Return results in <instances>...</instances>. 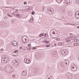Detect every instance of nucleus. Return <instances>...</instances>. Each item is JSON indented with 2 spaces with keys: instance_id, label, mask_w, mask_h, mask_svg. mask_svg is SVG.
Listing matches in <instances>:
<instances>
[{
  "instance_id": "obj_18",
  "label": "nucleus",
  "mask_w": 79,
  "mask_h": 79,
  "mask_svg": "<svg viewBox=\"0 0 79 79\" xmlns=\"http://www.w3.org/2000/svg\"><path fill=\"white\" fill-rule=\"evenodd\" d=\"M44 35L45 34L43 33H41L39 35V36L41 37H42V36H44Z\"/></svg>"
},
{
  "instance_id": "obj_14",
  "label": "nucleus",
  "mask_w": 79,
  "mask_h": 79,
  "mask_svg": "<svg viewBox=\"0 0 79 79\" xmlns=\"http://www.w3.org/2000/svg\"><path fill=\"white\" fill-rule=\"evenodd\" d=\"M44 42H45V43L46 44H48V43H50V41H47V40H44Z\"/></svg>"
},
{
  "instance_id": "obj_17",
  "label": "nucleus",
  "mask_w": 79,
  "mask_h": 79,
  "mask_svg": "<svg viewBox=\"0 0 79 79\" xmlns=\"http://www.w3.org/2000/svg\"><path fill=\"white\" fill-rule=\"evenodd\" d=\"M63 1V0H56V2L58 3H61V2Z\"/></svg>"
},
{
  "instance_id": "obj_53",
  "label": "nucleus",
  "mask_w": 79,
  "mask_h": 79,
  "mask_svg": "<svg viewBox=\"0 0 79 79\" xmlns=\"http://www.w3.org/2000/svg\"><path fill=\"white\" fill-rule=\"evenodd\" d=\"M16 11H18V10H16Z\"/></svg>"
},
{
  "instance_id": "obj_61",
  "label": "nucleus",
  "mask_w": 79,
  "mask_h": 79,
  "mask_svg": "<svg viewBox=\"0 0 79 79\" xmlns=\"http://www.w3.org/2000/svg\"><path fill=\"white\" fill-rule=\"evenodd\" d=\"M67 25H68V24H69V23H67Z\"/></svg>"
},
{
  "instance_id": "obj_19",
  "label": "nucleus",
  "mask_w": 79,
  "mask_h": 79,
  "mask_svg": "<svg viewBox=\"0 0 79 79\" xmlns=\"http://www.w3.org/2000/svg\"><path fill=\"white\" fill-rule=\"evenodd\" d=\"M71 39L72 40H74L76 39V36H71Z\"/></svg>"
},
{
  "instance_id": "obj_15",
  "label": "nucleus",
  "mask_w": 79,
  "mask_h": 79,
  "mask_svg": "<svg viewBox=\"0 0 79 79\" xmlns=\"http://www.w3.org/2000/svg\"><path fill=\"white\" fill-rule=\"evenodd\" d=\"M60 66L61 67H64V64L62 62H61L60 63Z\"/></svg>"
},
{
  "instance_id": "obj_55",
  "label": "nucleus",
  "mask_w": 79,
  "mask_h": 79,
  "mask_svg": "<svg viewBox=\"0 0 79 79\" xmlns=\"http://www.w3.org/2000/svg\"><path fill=\"white\" fill-rule=\"evenodd\" d=\"M72 34H72V33H70V35H72Z\"/></svg>"
},
{
  "instance_id": "obj_50",
  "label": "nucleus",
  "mask_w": 79,
  "mask_h": 79,
  "mask_svg": "<svg viewBox=\"0 0 79 79\" xmlns=\"http://www.w3.org/2000/svg\"><path fill=\"white\" fill-rule=\"evenodd\" d=\"M15 46V47H18V44H16V45Z\"/></svg>"
},
{
  "instance_id": "obj_31",
  "label": "nucleus",
  "mask_w": 79,
  "mask_h": 79,
  "mask_svg": "<svg viewBox=\"0 0 79 79\" xmlns=\"http://www.w3.org/2000/svg\"><path fill=\"white\" fill-rule=\"evenodd\" d=\"M18 63H17V62H15L14 63H13L14 64V65H16L17 64H18Z\"/></svg>"
},
{
  "instance_id": "obj_33",
  "label": "nucleus",
  "mask_w": 79,
  "mask_h": 79,
  "mask_svg": "<svg viewBox=\"0 0 79 79\" xmlns=\"http://www.w3.org/2000/svg\"><path fill=\"white\" fill-rule=\"evenodd\" d=\"M35 14V12L34 11H33L31 12V15H34Z\"/></svg>"
},
{
  "instance_id": "obj_47",
  "label": "nucleus",
  "mask_w": 79,
  "mask_h": 79,
  "mask_svg": "<svg viewBox=\"0 0 79 79\" xmlns=\"http://www.w3.org/2000/svg\"><path fill=\"white\" fill-rule=\"evenodd\" d=\"M16 51L17 52V53H18V50H16Z\"/></svg>"
},
{
  "instance_id": "obj_9",
  "label": "nucleus",
  "mask_w": 79,
  "mask_h": 79,
  "mask_svg": "<svg viewBox=\"0 0 79 79\" xmlns=\"http://www.w3.org/2000/svg\"><path fill=\"white\" fill-rule=\"evenodd\" d=\"M25 37H27V36H23L22 37V41L23 42H24V43H26H26H27V42H28L29 41V40H28L27 42H24V40L23 39H25Z\"/></svg>"
},
{
  "instance_id": "obj_6",
  "label": "nucleus",
  "mask_w": 79,
  "mask_h": 79,
  "mask_svg": "<svg viewBox=\"0 0 79 79\" xmlns=\"http://www.w3.org/2000/svg\"><path fill=\"white\" fill-rule=\"evenodd\" d=\"M6 25L5 24V23L4 21H2L0 23V25L1 27H5Z\"/></svg>"
},
{
  "instance_id": "obj_58",
  "label": "nucleus",
  "mask_w": 79,
  "mask_h": 79,
  "mask_svg": "<svg viewBox=\"0 0 79 79\" xmlns=\"http://www.w3.org/2000/svg\"><path fill=\"white\" fill-rule=\"evenodd\" d=\"M48 79H52V78H50V77L48 78Z\"/></svg>"
},
{
  "instance_id": "obj_7",
  "label": "nucleus",
  "mask_w": 79,
  "mask_h": 79,
  "mask_svg": "<svg viewBox=\"0 0 79 79\" xmlns=\"http://www.w3.org/2000/svg\"><path fill=\"white\" fill-rule=\"evenodd\" d=\"M65 3L67 4V6L68 5H69L70 4V1L69 0H65L64 1Z\"/></svg>"
},
{
  "instance_id": "obj_62",
  "label": "nucleus",
  "mask_w": 79,
  "mask_h": 79,
  "mask_svg": "<svg viewBox=\"0 0 79 79\" xmlns=\"http://www.w3.org/2000/svg\"><path fill=\"white\" fill-rule=\"evenodd\" d=\"M77 27L78 28H79V26H78V27Z\"/></svg>"
},
{
  "instance_id": "obj_4",
  "label": "nucleus",
  "mask_w": 79,
  "mask_h": 79,
  "mask_svg": "<svg viewBox=\"0 0 79 79\" xmlns=\"http://www.w3.org/2000/svg\"><path fill=\"white\" fill-rule=\"evenodd\" d=\"M71 69L72 71H76L77 70V66L74 65H73L72 67H71Z\"/></svg>"
},
{
  "instance_id": "obj_10",
  "label": "nucleus",
  "mask_w": 79,
  "mask_h": 79,
  "mask_svg": "<svg viewBox=\"0 0 79 79\" xmlns=\"http://www.w3.org/2000/svg\"><path fill=\"white\" fill-rule=\"evenodd\" d=\"M13 68H12V67H11V66L10 68L9 69L8 73H11V72H13Z\"/></svg>"
},
{
  "instance_id": "obj_59",
  "label": "nucleus",
  "mask_w": 79,
  "mask_h": 79,
  "mask_svg": "<svg viewBox=\"0 0 79 79\" xmlns=\"http://www.w3.org/2000/svg\"><path fill=\"white\" fill-rule=\"evenodd\" d=\"M31 3V2H28V3Z\"/></svg>"
},
{
  "instance_id": "obj_20",
  "label": "nucleus",
  "mask_w": 79,
  "mask_h": 79,
  "mask_svg": "<svg viewBox=\"0 0 79 79\" xmlns=\"http://www.w3.org/2000/svg\"><path fill=\"white\" fill-rule=\"evenodd\" d=\"M54 31H53L52 32V34H57V33H55V32H57V31L56 30H54Z\"/></svg>"
},
{
  "instance_id": "obj_39",
  "label": "nucleus",
  "mask_w": 79,
  "mask_h": 79,
  "mask_svg": "<svg viewBox=\"0 0 79 79\" xmlns=\"http://www.w3.org/2000/svg\"><path fill=\"white\" fill-rule=\"evenodd\" d=\"M67 74L68 75H67V76H68V77H69V75H70V73H69L68 74L67 73Z\"/></svg>"
},
{
  "instance_id": "obj_40",
  "label": "nucleus",
  "mask_w": 79,
  "mask_h": 79,
  "mask_svg": "<svg viewBox=\"0 0 79 79\" xmlns=\"http://www.w3.org/2000/svg\"><path fill=\"white\" fill-rule=\"evenodd\" d=\"M36 48H36V47H33V48H32V49L33 50H34V49H36Z\"/></svg>"
},
{
  "instance_id": "obj_57",
  "label": "nucleus",
  "mask_w": 79,
  "mask_h": 79,
  "mask_svg": "<svg viewBox=\"0 0 79 79\" xmlns=\"http://www.w3.org/2000/svg\"><path fill=\"white\" fill-rule=\"evenodd\" d=\"M54 45H56V44H54Z\"/></svg>"
},
{
  "instance_id": "obj_46",
  "label": "nucleus",
  "mask_w": 79,
  "mask_h": 79,
  "mask_svg": "<svg viewBox=\"0 0 79 79\" xmlns=\"http://www.w3.org/2000/svg\"><path fill=\"white\" fill-rule=\"evenodd\" d=\"M59 24L60 26H61V23H59Z\"/></svg>"
},
{
  "instance_id": "obj_16",
  "label": "nucleus",
  "mask_w": 79,
  "mask_h": 79,
  "mask_svg": "<svg viewBox=\"0 0 79 79\" xmlns=\"http://www.w3.org/2000/svg\"><path fill=\"white\" fill-rule=\"evenodd\" d=\"M16 16L17 18H19V17L20 18H21V15L20 14H16Z\"/></svg>"
},
{
  "instance_id": "obj_21",
  "label": "nucleus",
  "mask_w": 79,
  "mask_h": 79,
  "mask_svg": "<svg viewBox=\"0 0 79 79\" xmlns=\"http://www.w3.org/2000/svg\"><path fill=\"white\" fill-rule=\"evenodd\" d=\"M15 53H16V54H18V53H17V52L16 50H15L13 52V53H12V54H13V55H15Z\"/></svg>"
},
{
  "instance_id": "obj_48",
  "label": "nucleus",
  "mask_w": 79,
  "mask_h": 79,
  "mask_svg": "<svg viewBox=\"0 0 79 79\" xmlns=\"http://www.w3.org/2000/svg\"><path fill=\"white\" fill-rule=\"evenodd\" d=\"M77 45H76L77 46H79V43H78Z\"/></svg>"
},
{
  "instance_id": "obj_22",
  "label": "nucleus",
  "mask_w": 79,
  "mask_h": 79,
  "mask_svg": "<svg viewBox=\"0 0 79 79\" xmlns=\"http://www.w3.org/2000/svg\"><path fill=\"white\" fill-rule=\"evenodd\" d=\"M67 62L65 63V64H66L67 66H68L69 65V61L67 60Z\"/></svg>"
},
{
  "instance_id": "obj_28",
  "label": "nucleus",
  "mask_w": 79,
  "mask_h": 79,
  "mask_svg": "<svg viewBox=\"0 0 79 79\" xmlns=\"http://www.w3.org/2000/svg\"><path fill=\"white\" fill-rule=\"evenodd\" d=\"M18 65H19V64H18L17 65H14V66H15V68H17L18 66Z\"/></svg>"
},
{
  "instance_id": "obj_35",
  "label": "nucleus",
  "mask_w": 79,
  "mask_h": 79,
  "mask_svg": "<svg viewBox=\"0 0 79 79\" xmlns=\"http://www.w3.org/2000/svg\"><path fill=\"white\" fill-rule=\"evenodd\" d=\"M32 48H27V50H31Z\"/></svg>"
},
{
  "instance_id": "obj_42",
  "label": "nucleus",
  "mask_w": 79,
  "mask_h": 79,
  "mask_svg": "<svg viewBox=\"0 0 79 79\" xmlns=\"http://www.w3.org/2000/svg\"><path fill=\"white\" fill-rule=\"evenodd\" d=\"M74 42H77V40H74Z\"/></svg>"
},
{
  "instance_id": "obj_11",
  "label": "nucleus",
  "mask_w": 79,
  "mask_h": 79,
  "mask_svg": "<svg viewBox=\"0 0 79 79\" xmlns=\"http://www.w3.org/2000/svg\"><path fill=\"white\" fill-rule=\"evenodd\" d=\"M52 31V30L51 31H50L49 34H50V37H52V38H53V37L52 36L53 35V33L52 32H51Z\"/></svg>"
},
{
  "instance_id": "obj_27",
  "label": "nucleus",
  "mask_w": 79,
  "mask_h": 79,
  "mask_svg": "<svg viewBox=\"0 0 79 79\" xmlns=\"http://www.w3.org/2000/svg\"><path fill=\"white\" fill-rule=\"evenodd\" d=\"M27 39H28V37L26 38V37H25V38H23V39H25V41H27Z\"/></svg>"
},
{
  "instance_id": "obj_63",
  "label": "nucleus",
  "mask_w": 79,
  "mask_h": 79,
  "mask_svg": "<svg viewBox=\"0 0 79 79\" xmlns=\"http://www.w3.org/2000/svg\"><path fill=\"white\" fill-rule=\"evenodd\" d=\"M67 39H69V38H67Z\"/></svg>"
},
{
  "instance_id": "obj_25",
  "label": "nucleus",
  "mask_w": 79,
  "mask_h": 79,
  "mask_svg": "<svg viewBox=\"0 0 79 79\" xmlns=\"http://www.w3.org/2000/svg\"><path fill=\"white\" fill-rule=\"evenodd\" d=\"M7 16H9V17H10V18H12L13 17V16L11 15L10 14H7Z\"/></svg>"
},
{
  "instance_id": "obj_51",
  "label": "nucleus",
  "mask_w": 79,
  "mask_h": 79,
  "mask_svg": "<svg viewBox=\"0 0 79 79\" xmlns=\"http://www.w3.org/2000/svg\"><path fill=\"white\" fill-rule=\"evenodd\" d=\"M31 9V8L30 7L28 8V10H31V9Z\"/></svg>"
},
{
  "instance_id": "obj_54",
  "label": "nucleus",
  "mask_w": 79,
  "mask_h": 79,
  "mask_svg": "<svg viewBox=\"0 0 79 79\" xmlns=\"http://www.w3.org/2000/svg\"><path fill=\"white\" fill-rule=\"evenodd\" d=\"M0 70H2V68L0 67Z\"/></svg>"
},
{
  "instance_id": "obj_23",
  "label": "nucleus",
  "mask_w": 79,
  "mask_h": 79,
  "mask_svg": "<svg viewBox=\"0 0 79 79\" xmlns=\"http://www.w3.org/2000/svg\"><path fill=\"white\" fill-rule=\"evenodd\" d=\"M33 21H34V20L32 19V18H31L30 19V23H32V22Z\"/></svg>"
},
{
  "instance_id": "obj_24",
  "label": "nucleus",
  "mask_w": 79,
  "mask_h": 79,
  "mask_svg": "<svg viewBox=\"0 0 79 79\" xmlns=\"http://www.w3.org/2000/svg\"><path fill=\"white\" fill-rule=\"evenodd\" d=\"M77 44H78V43H74L73 44V45H74V46H76V45H77Z\"/></svg>"
},
{
  "instance_id": "obj_5",
  "label": "nucleus",
  "mask_w": 79,
  "mask_h": 79,
  "mask_svg": "<svg viewBox=\"0 0 79 79\" xmlns=\"http://www.w3.org/2000/svg\"><path fill=\"white\" fill-rule=\"evenodd\" d=\"M24 62L27 64H29V63H31V61H30V60L28 59L25 58L24 59Z\"/></svg>"
},
{
  "instance_id": "obj_64",
  "label": "nucleus",
  "mask_w": 79,
  "mask_h": 79,
  "mask_svg": "<svg viewBox=\"0 0 79 79\" xmlns=\"http://www.w3.org/2000/svg\"><path fill=\"white\" fill-rule=\"evenodd\" d=\"M14 76H13V77Z\"/></svg>"
},
{
  "instance_id": "obj_56",
  "label": "nucleus",
  "mask_w": 79,
  "mask_h": 79,
  "mask_svg": "<svg viewBox=\"0 0 79 79\" xmlns=\"http://www.w3.org/2000/svg\"><path fill=\"white\" fill-rule=\"evenodd\" d=\"M1 50V51H2V50H3V49H2Z\"/></svg>"
},
{
  "instance_id": "obj_34",
  "label": "nucleus",
  "mask_w": 79,
  "mask_h": 79,
  "mask_svg": "<svg viewBox=\"0 0 79 79\" xmlns=\"http://www.w3.org/2000/svg\"><path fill=\"white\" fill-rule=\"evenodd\" d=\"M44 34V37H47V35H48L47 34Z\"/></svg>"
},
{
  "instance_id": "obj_44",
  "label": "nucleus",
  "mask_w": 79,
  "mask_h": 79,
  "mask_svg": "<svg viewBox=\"0 0 79 79\" xmlns=\"http://www.w3.org/2000/svg\"><path fill=\"white\" fill-rule=\"evenodd\" d=\"M23 48L22 47H19V49H22Z\"/></svg>"
},
{
  "instance_id": "obj_26",
  "label": "nucleus",
  "mask_w": 79,
  "mask_h": 79,
  "mask_svg": "<svg viewBox=\"0 0 79 79\" xmlns=\"http://www.w3.org/2000/svg\"><path fill=\"white\" fill-rule=\"evenodd\" d=\"M13 42V41H12L11 43V45H13L14 46H15V44H14V43Z\"/></svg>"
},
{
  "instance_id": "obj_32",
  "label": "nucleus",
  "mask_w": 79,
  "mask_h": 79,
  "mask_svg": "<svg viewBox=\"0 0 79 79\" xmlns=\"http://www.w3.org/2000/svg\"><path fill=\"white\" fill-rule=\"evenodd\" d=\"M50 46V44L47 45L46 46V47H49Z\"/></svg>"
},
{
  "instance_id": "obj_41",
  "label": "nucleus",
  "mask_w": 79,
  "mask_h": 79,
  "mask_svg": "<svg viewBox=\"0 0 79 79\" xmlns=\"http://www.w3.org/2000/svg\"><path fill=\"white\" fill-rule=\"evenodd\" d=\"M28 47H30L31 46V44H29L28 45Z\"/></svg>"
},
{
  "instance_id": "obj_1",
  "label": "nucleus",
  "mask_w": 79,
  "mask_h": 79,
  "mask_svg": "<svg viewBox=\"0 0 79 79\" xmlns=\"http://www.w3.org/2000/svg\"><path fill=\"white\" fill-rule=\"evenodd\" d=\"M47 10V13L49 15H52L54 13V10L51 7H48Z\"/></svg>"
},
{
  "instance_id": "obj_60",
  "label": "nucleus",
  "mask_w": 79,
  "mask_h": 79,
  "mask_svg": "<svg viewBox=\"0 0 79 79\" xmlns=\"http://www.w3.org/2000/svg\"><path fill=\"white\" fill-rule=\"evenodd\" d=\"M77 42L78 41H79V40H78V39H77Z\"/></svg>"
},
{
  "instance_id": "obj_45",
  "label": "nucleus",
  "mask_w": 79,
  "mask_h": 79,
  "mask_svg": "<svg viewBox=\"0 0 79 79\" xmlns=\"http://www.w3.org/2000/svg\"><path fill=\"white\" fill-rule=\"evenodd\" d=\"M41 54L40 55V54H39V57H41Z\"/></svg>"
},
{
  "instance_id": "obj_38",
  "label": "nucleus",
  "mask_w": 79,
  "mask_h": 79,
  "mask_svg": "<svg viewBox=\"0 0 79 79\" xmlns=\"http://www.w3.org/2000/svg\"><path fill=\"white\" fill-rule=\"evenodd\" d=\"M24 5H26V4H27V2H26L25 1L24 2Z\"/></svg>"
},
{
  "instance_id": "obj_8",
  "label": "nucleus",
  "mask_w": 79,
  "mask_h": 79,
  "mask_svg": "<svg viewBox=\"0 0 79 79\" xmlns=\"http://www.w3.org/2000/svg\"><path fill=\"white\" fill-rule=\"evenodd\" d=\"M66 52H67V50L66 49H64L61 51V54L62 55H64L66 54Z\"/></svg>"
},
{
  "instance_id": "obj_30",
  "label": "nucleus",
  "mask_w": 79,
  "mask_h": 79,
  "mask_svg": "<svg viewBox=\"0 0 79 79\" xmlns=\"http://www.w3.org/2000/svg\"><path fill=\"white\" fill-rule=\"evenodd\" d=\"M67 61H68V60L67 59H66L65 60H64V63H67Z\"/></svg>"
},
{
  "instance_id": "obj_52",
  "label": "nucleus",
  "mask_w": 79,
  "mask_h": 79,
  "mask_svg": "<svg viewBox=\"0 0 79 79\" xmlns=\"http://www.w3.org/2000/svg\"><path fill=\"white\" fill-rule=\"evenodd\" d=\"M66 42H69V41L68 40H67L66 41Z\"/></svg>"
},
{
  "instance_id": "obj_3",
  "label": "nucleus",
  "mask_w": 79,
  "mask_h": 79,
  "mask_svg": "<svg viewBox=\"0 0 79 79\" xmlns=\"http://www.w3.org/2000/svg\"><path fill=\"white\" fill-rule=\"evenodd\" d=\"M11 65H6L5 67V70L6 71H9V70L10 69Z\"/></svg>"
},
{
  "instance_id": "obj_37",
  "label": "nucleus",
  "mask_w": 79,
  "mask_h": 79,
  "mask_svg": "<svg viewBox=\"0 0 79 79\" xmlns=\"http://www.w3.org/2000/svg\"><path fill=\"white\" fill-rule=\"evenodd\" d=\"M35 56L36 57H37V56H39V54H38L37 55H35Z\"/></svg>"
},
{
  "instance_id": "obj_29",
  "label": "nucleus",
  "mask_w": 79,
  "mask_h": 79,
  "mask_svg": "<svg viewBox=\"0 0 79 79\" xmlns=\"http://www.w3.org/2000/svg\"><path fill=\"white\" fill-rule=\"evenodd\" d=\"M76 3L79 4V0H76Z\"/></svg>"
},
{
  "instance_id": "obj_2",
  "label": "nucleus",
  "mask_w": 79,
  "mask_h": 79,
  "mask_svg": "<svg viewBox=\"0 0 79 79\" xmlns=\"http://www.w3.org/2000/svg\"><path fill=\"white\" fill-rule=\"evenodd\" d=\"M8 61V59H7L6 57H3L1 58V61L3 63H6Z\"/></svg>"
},
{
  "instance_id": "obj_12",
  "label": "nucleus",
  "mask_w": 79,
  "mask_h": 79,
  "mask_svg": "<svg viewBox=\"0 0 79 79\" xmlns=\"http://www.w3.org/2000/svg\"><path fill=\"white\" fill-rule=\"evenodd\" d=\"M22 76H26V74H27V73H26V72H25L23 71L22 72Z\"/></svg>"
},
{
  "instance_id": "obj_49",
  "label": "nucleus",
  "mask_w": 79,
  "mask_h": 79,
  "mask_svg": "<svg viewBox=\"0 0 79 79\" xmlns=\"http://www.w3.org/2000/svg\"><path fill=\"white\" fill-rule=\"evenodd\" d=\"M5 8H9V7H8L7 6H6L5 7Z\"/></svg>"
},
{
  "instance_id": "obj_13",
  "label": "nucleus",
  "mask_w": 79,
  "mask_h": 79,
  "mask_svg": "<svg viewBox=\"0 0 79 79\" xmlns=\"http://www.w3.org/2000/svg\"><path fill=\"white\" fill-rule=\"evenodd\" d=\"M64 43H62V42H59L58 43V44L59 45H64Z\"/></svg>"
},
{
  "instance_id": "obj_43",
  "label": "nucleus",
  "mask_w": 79,
  "mask_h": 79,
  "mask_svg": "<svg viewBox=\"0 0 79 79\" xmlns=\"http://www.w3.org/2000/svg\"><path fill=\"white\" fill-rule=\"evenodd\" d=\"M13 16H16V14H15V13H14L13 14Z\"/></svg>"
},
{
  "instance_id": "obj_36",
  "label": "nucleus",
  "mask_w": 79,
  "mask_h": 79,
  "mask_svg": "<svg viewBox=\"0 0 79 79\" xmlns=\"http://www.w3.org/2000/svg\"><path fill=\"white\" fill-rule=\"evenodd\" d=\"M56 40H60V39L59 38H57L56 39Z\"/></svg>"
}]
</instances>
